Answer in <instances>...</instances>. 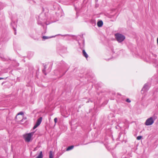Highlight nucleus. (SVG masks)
I'll return each instance as SVG.
<instances>
[{"label":"nucleus","mask_w":158,"mask_h":158,"mask_svg":"<svg viewBox=\"0 0 158 158\" xmlns=\"http://www.w3.org/2000/svg\"><path fill=\"white\" fill-rule=\"evenodd\" d=\"M115 37L116 40L119 42H122L125 38L124 36L118 33L115 34Z\"/></svg>","instance_id":"obj_1"},{"label":"nucleus","mask_w":158,"mask_h":158,"mask_svg":"<svg viewBox=\"0 0 158 158\" xmlns=\"http://www.w3.org/2000/svg\"><path fill=\"white\" fill-rule=\"evenodd\" d=\"M33 134V133L31 132L24 135H23V138L25 141L28 142H30Z\"/></svg>","instance_id":"obj_2"},{"label":"nucleus","mask_w":158,"mask_h":158,"mask_svg":"<svg viewBox=\"0 0 158 158\" xmlns=\"http://www.w3.org/2000/svg\"><path fill=\"white\" fill-rule=\"evenodd\" d=\"M24 113L22 112H21L17 114L16 117L15 119L17 121L20 122L22 120L24 117Z\"/></svg>","instance_id":"obj_3"},{"label":"nucleus","mask_w":158,"mask_h":158,"mask_svg":"<svg viewBox=\"0 0 158 158\" xmlns=\"http://www.w3.org/2000/svg\"><path fill=\"white\" fill-rule=\"evenodd\" d=\"M154 120L152 117H150L148 118L145 122V124L146 126H149L152 124L154 122Z\"/></svg>","instance_id":"obj_4"},{"label":"nucleus","mask_w":158,"mask_h":158,"mask_svg":"<svg viewBox=\"0 0 158 158\" xmlns=\"http://www.w3.org/2000/svg\"><path fill=\"white\" fill-rule=\"evenodd\" d=\"M42 119V117H41L39 118L37 120L35 125L34 126L33 129H35L40 124Z\"/></svg>","instance_id":"obj_5"},{"label":"nucleus","mask_w":158,"mask_h":158,"mask_svg":"<svg viewBox=\"0 0 158 158\" xmlns=\"http://www.w3.org/2000/svg\"><path fill=\"white\" fill-rule=\"evenodd\" d=\"M82 52H83V56L86 58H87L88 57V56L87 55V53L86 52H85V50H83Z\"/></svg>","instance_id":"obj_6"},{"label":"nucleus","mask_w":158,"mask_h":158,"mask_svg":"<svg viewBox=\"0 0 158 158\" xmlns=\"http://www.w3.org/2000/svg\"><path fill=\"white\" fill-rule=\"evenodd\" d=\"M103 25V22L102 21H99L97 23V25L98 27H101Z\"/></svg>","instance_id":"obj_7"},{"label":"nucleus","mask_w":158,"mask_h":158,"mask_svg":"<svg viewBox=\"0 0 158 158\" xmlns=\"http://www.w3.org/2000/svg\"><path fill=\"white\" fill-rule=\"evenodd\" d=\"M43 155L42 151L40 152L39 155L35 158H43Z\"/></svg>","instance_id":"obj_8"},{"label":"nucleus","mask_w":158,"mask_h":158,"mask_svg":"<svg viewBox=\"0 0 158 158\" xmlns=\"http://www.w3.org/2000/svg\"><path fill=\"white\" fill-rule=\"evenodd\" d=\"M74 146L73 145H72L71 146H69L67 148L66 151H69L70 150H71V149H72L74 148Z\"/></svg>","instance_id":"obj_9"},{"label":"nucleus","mask_w":158,"mask_h":158,"mask_svg":"<svg viewBox=\"0 0 158 158\" xmlns=\"http://www.w3.org/2000/svg\"><path fill=\"white\" fill-rule=\"evenodd\" d=\"M52 152L50 151L49 152V158H53Z\"/></svg>","instance_id":"obj_10"},{"label":"nucleus","mask_w":158,"mask_h":158,"mask_svg":"<svg viewBox=\"0 0 158 158\" xmlns=\"http://www.w3.org/2000/svg\"><path fill=\"white\" fill-rule=\"evenodd\" d=\"M142 138V136H139L137 137V140H139L140 139H141Z\"/></svg>","instance_id":"obj_11"},{"label":"nucleus","mask_w":158,"mask_h":158,"mask_svg":"<svg viewBox=\"0 0 158 158\" xmlns=\"http://www.w3.org/2000/svg\"><path fill=\"white\" fill-rule=\"evenodd\" d=\"M50 37H47V36H43V38L44 39H48V38H49Z\"/></svg>","instance_id":"obj_12"},{"label":"nucleus","mask_w":158,"mask_h":158,"mask_svg":"<svg viewBox=\"0 0 158 158\" xmlns=\"http://www.w3.org/2000/svg\"><path fill=\"white\" fill-rule=\"evenodd\" d=\"M126 101L128 102H131V100H130L129 99L127 98L126 99Z\"/></svg>","instance_id":"obj_13"},{"label":"nucleus","mask_w":158,"mask_h":158,"mask_svg":"<svg viewBox=\"0 0 158 158\" xmlns=\"http://www.w3.org/2000/svg\"><path fill=\"white\" fill-rule=\"evenodd\" d=\"M57 119L56 118H55L54 119V122H55V124H56V122H57Z\"/></svg>","instance_id":"obj_14"},{"label":"nucleus","mask_w":158,"mask_h":158,"mask_svg":"<svg viewBox=\"0 0 158 158\" xmlns=\"http://www.w3.org/2000/svg\"><path fill=\"white\" fill-rule=\"evenodd\" d=\"M157 43L158 45V38H157Z\"/></svg>","instance_id":"obj_15"},{"label":"nucleus","mask_w":158,"mask_h":158,"mask_svg":"<svg viewBox=\"0 0 158 158\" xmlns=\"http://www.w3.org/2000/svg\"><path fill=\"white\" fill-rule=\"evenodd\" d=\"M4 79L3 78L0 77V80H1V79Z\"/></svg>","instance_id":"obj_16"}]
</instances>
